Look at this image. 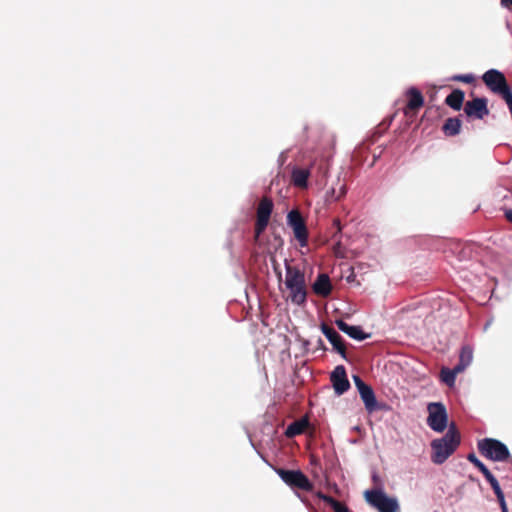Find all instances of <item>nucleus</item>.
Wrapping results in <instances>:
<instances>
[{
    "label": "nucleus",
    "instance_id": "obj_2",
    "mask_svg": "<svg viewBox=\"0 0 512 512\" xmlns=\"http://www.w3.org/2000/svg\"><path fill=\"white\" fill-rule=\"evenodd\" d=\"M285 270L284 284L289 291L288 299L295 305L303 306L308 294L304 271L288 263L285 264Z\"/></svg>",
    "mask_w": 512,
    "mask_h": 512
},
{
    "label": "nucleus",
    "instance_id": "obj_17",
    "mask_svg": "<svg viewBox=\"0 0 512 512\" xmlns=\"http://www.w3.org/2000/svg\"><path fill=\"white\" fill-rule=\"evenodd\" d=\"M310 426L308 417L304 416L298 420L293 421L288 425L285 430V436L287 438H293L303 434Z\"/></svg>",
    "mask_w": 512,
    "mask_h": 512
},
{
    "label": "nucleus",
    "instance_id": "obj_32",
    "mask_svg": "<svg viewBox=\"0 0 512 512\" xmlns=\"http://www.w3.org/2000/svg\"><path fill=\"white\" fill-rule=\"evenodd\" d=\"M501 5L506 8L512 7V0H501Z\"/></svg>",
    "mask_w": 512,
    "mask_h": 512
},
{
    "label": "nucleus",
    "instance_id": "obj_16",
    "mask_svg": "<svg viewBox=\"0 0 512 512\" xmlns=\"http://www.w3.org/2000/svg\"><path fill=\"white\" fill-rule=\"evenodd\" d=\"M313 292L321 297H327L330 295L332 290V285L330 278L327 274H319L317 279L312 285Z\"/></svg>",
    "mask_w": 512,
    "mask_h": 512
},
{
    "label": "nucleus",
    "instance_id": "obj_6",
    "mask_svg": "<svg viewBox=\"0 0 512 512\" xmlns=\"http://www.w3.org/2000/svg\"><path fill=\"white\" fill-rule=\"evenodd\" d=\"M276 473L281 480L293 489H299L305 492L313 490V484L301 470H288L284 468L276 469Z\"/></svg>",
    "mask_w": 512,
    "mask_h": 512
},
{
    "label": "nucleus",
    "instance_id": "obj_33",
    "mask_svg": "<svg viewBox=\"0 0 512 512\" xmlns=\"http://www.w3.org/2000/svg\"><path fill=\"white\" fill-rule=\"evenodd\" d=\"M505 217L510 223H512V209H508L505 211Z\"/></svg>",
    "mask_w": 512,
    "mask_h": 512
},
{
    "label": "nucleus",
    "instance_id": "obj_31",
    "mask_svg": "<svg viewBox=\"0 0 512 512\" xmlns=\"http://www.w3.org/2000/svg\"><path fill=\"white\" fill-rule=\"evenodd\" d=\"M317 348L326 351V346L321 338H318L317 340Z\"/></svg>",
    "mask_w": 512,
    "mask_h": 512
},
{
    "label": "nucleus",
    "instance_id": "obj_4",
    "mask_svg": "<svg viewBox=\"0 0 512 512\" xmlns=\"http://www.w3.org/2000/svg\"><path fill=\"white\" fill-rule=\"evenodd\" d=\"M365 500L379 512H398L400 509L396 498L389 497L381 489L366 490L364 492Z\"/></svg>",
    "mask_w": 512,
    "mask_h": 512
},
{
    "label": "nucleus",
    "instance_id": "obj_25",
    "mask_svg": "<svg viewBox=\"0 0 512 512\" xmlns=\"http://www.w3.org/2000/svg\"><path fill=\"white\" fill-rule=\"evenodd\" d=\"M451 79L453 81H459V82H463V83H466V84H472L475 81V77L472 74L454 75Z\"/></svg>",
    "mask_w": 512,
    "mask_h": 512
},
{
    "label": "nucleus",
    "instance_id": "obj_28",
    "mask_svg": "<svg viewBox=\"0 0 512 512\" xmlns=\"http://www.w3.org/2000/svg\"><path fill=\"white\" fill-rule=\"evenodd\" d=\"M353 380H354V383H355V386H356V388H357L358 392H359L360 390H362V388H365V387L368 385V384H366V383L361 379V377H360V376H358V375H354V376H353Z\"/></svg>",
    "mask_w": 512,
    "mask_h": 512
},
{
    "label": "nucleus",
    "instance_id": "obj_12",
    "mask_svg": "<svg viewBox=\"0 0 512 512\" xmlns=\"http://www.w3.org/2000/svg\"><path fill=\"white\" fill-rule=\"evenodd\" d=\"M331 382L337 395H342L350 388L344 366H337L331 374Z\"/></svg>",
    "mask_w": 512,
    "mask_h": 512
},
{
    "label": "nucleus",
    "instance_id": "obj_26",
    "mask_svg": "<svg viewBox=\"0 0 512 512\" xmlns=\"http://www.w3.org/2000/svg\"><path fill=\"white\" fill-rule=\"evenodd\" d=\"M329 506H331L334 512H351L345 504L335 500L334 498L329 504Z\"/></svg>",
    "mask_w": 512,
    "mask_h": 512
},
{
    "label": "nucleus",
    "instance_id": "obj_18",
    "mask_svg": "<svg viewBox=\"0 0 512 512\" xmlns=\"http://www.w3.org/2000/svg\"><path fill=\"white\" fill-rule=\"evenodd\" d=\"M465 93L460 89H454L445 99V104L455 111H459L463 106Z\"/></svg>",
    "mask_w": 512,
    "mask_h": 512
},
{
    "label": "nucleus",
    "instance_id": "obj_9",
    "mask_svg": "<svg viewBox=\"0 0 512 512\" xmlns=\"http://www.w3.org/2000/svg\"><path fill=\"white\" fill-rule=\"evenodd\" d=\"M273 201L268 197H263L256 211V222L254 227L255 239L257 240L260 235L266 230L269 220L273 211Z\"/></svg>",
    "mask_w": 512,
    "mask_h": 512
},
{
    "label": "nucleus",
    "instance_id": "obj_7",
    "mask_svg": "<svg viewBox=\"0 0 512 512\" xmlns=\"http://www.w3.org/2000/svg\"><path fill=\"white\" fill-rule=\"evenodd\" d=\"M287 225L292 229L295 239L301 247L308 245L309 232L306 221L298 209L287 214Z\"/></svg>",
    "mask_w": 512,
    "mask_h": 512
},
{
    "label": "nucleus",
    "instance_id": "obj_10",
    "mask_svg": "<svg viewBox=\"0 0 512 512\" xmlns=\"http://www.w3.org/2000/svg\"><path fill=\"white\" fill-rule=\"evenodd\" d=\"M487 99L484 97H477L467 101L464 105V113L470 119L482 120L489 115L487 106Z\"/></svg>",
    "mask_w": 512,
    "mask_h": 512
},
{
    "label": "nucleus",
    "instance_id": "obj_22",
    "mask_svg": "<svg viewBox=\"0 0 512 512\" xmlns=\"http://www.w3.org/2000/svg\"><path fill=\"white\" fill-rule=\"evenodd\" d=\"M484 477L489 482L492 490L494 491V493H495V495L497 497L499 505H501L502 503H506L504 493H503V491H502V489H501V487L499 485V482L494 477V475L491 472H489Z\"/></svg>",
    "mask_w": 512,
    "mask_h": 512
},
{
    "label": "nucleus",
    "instance_id": "obj_14",
    "mask_svg": "<svg viewBox=\"0 0 512 512\" xmlns=\"http://www.w3.org/2000/svg\"><path fill=\"white\" fill-rule=\"evenodd\" d=\"M359 395L368 413H373L383 409V406L378 403L375 393L370 385L362 388V390L359 391Z\"/></svg>",
    "mask_w": 512,
    "mask_h": 512
},
{
    "label": "nucleus",
    "instance_id": "obj_8",
    "mask_svg": "<svg viewBox=\"0 0 512 512\" xmlns=\"http://www.w3.org/2000/svg\"><path fill=\"white\" fill-rule=\"evenodd\" d=\"M428 426L435 432H443L447 427L448 415L445 406L440 402L428 404Z\"/></svg>",
    "mask_w": 512,
    "mask_h": 512
},
{
    "label": "nucleus",
    "instance_id": "obj_34",
    "mask_svg": "<svg viewBox=\"0 0 512 512\" xmlns=\"http://www.w3.org/2000/svg\"><path fill=\"white\" fill-rule=\"evenodd\" d=\"M500 508H501V511L502 512H508V507H507V504L506 503H502L500 505Z\"/></svg>",
    "mask_w": 512,
    "mask_h": 512
},
{
    "label": "nucleus",
    "instance_id": "obj_21",
    "mask_svg": "<svg viewBox=\"0 0 512 512\" xmlns=\"http://www.w3.org/2000/svg\"><path fill=\"white\" fill-rule=\"evenodd\" d=\"M461 125V120L458 117H451L446 119L442 131L446 136H455L460 133Z\"/></svg>",
    "mask_w": 512,
    "mask_h": 512
},
{
    "label": "nucleus",
    "instance_id": "obj_1",
    "mask_svg": "<svg viewBox=\"0 0 512 512\" xmlns=\"http://www.w3.org/2000/svg\"><path fill=\"white\" fill-rule=\"evenodd\" d=\"M460 442V433L456 425L451 423L442 438L434 439L431 442L432 462L438 465L444 463L456 451Z\"/></svg>",
    "mask_w": 512,
    "mask_h": 512
},
{
    "label": "nucleus",
    "instance_id": "obj_20",
    "mask_svg": "<svg viewBox=\"0 0 512 512\" xmlns=\"http://www.w3.org/2000/svg\"><path fill=\"white\" fill-rule=\"evenodd\" d=\"M473 360V349L469 345L462 346L459 354V362L456 365L457 371H464Z\"/></svg>",
    "mask_w": 512,
    "mask_h": 512
},
{
    "label": "nucleus",
    "instance_id": "obj_5",
    "mask_svg": "<svg viewBox=\"0 0 512 512\" xmlns=\"http://www.w3.org/2000/svg\"><path fill=\"white\" fill-rule=\"evenodd\" d=\"M482 80L494 94L501 96L503 100L512 95L511 88L502 72L490 69L483 74Z\"/></svg>",
    "mask_w": 512,
    "mask_h": 512
},
{
    "label": "nucleus",
    "instance_id": "obj_3",
    "mask_svg": "<svg viewBox=\"0 0 512 512\" xmlns=\"http://www.w3.org/2000/svg\"><path fill=\"white\" fill-rule=\"evenodd\" d=\"M477 448L479 453L488 460L494 462L512 461V456L508 447L495 438H484L479 440Z\"/></svg>",
    "mask_w": 512,
    "mask_h": 512
},
{
    "label": "nucleus",
    "instance_id": "obj_24",
    "mask_svg": "<svg viewBox=\"0 0 512 512\" xmlns=\"http://www.w3.org/2000/svg\"><path fill=\"white\" fill-rule=\"evenodd\" d=\"M467 460L472 463L478 470L486 476L489 472H491L477 457L474 453H469L467 455Z\"/></svg>",
    "mask_w": 512,
    "mask_h": 512
},
{
    "label": "nucleus",
    "instance_id": "obj_19",
    "mask_svg": "<svg viewBox=\"0 0 512 512\" xmlns=\"http://www.w3.org/2000/svg\"><path fill=\"white\" fill-rule=\"evenodd\" d=\"M309 176V169L295 168L291 175L292 183L298 188H307Z\"/></svg>",
    "mask_w": 512,
    "mask_h": 512
},
{
    "label": "nucleus",
    "instance_id": "obj_27",
    "mask_svg": "<svg viewBox=\"0 0 512 512\" xmlns=\"http://www.w3.org/2000/svg\"><path fill=\"white\" fill-rule=\"evenodd\" d=\"M346 192H347V189H346L345 184H341L338 191H336L335 188L331 189V196L335 200H339L341 197H343L346 194Z\"/></svg>",
    "mask_w": 512,
    "mask_h": 512
},
{
    "label": "nucleus",
    "instance_id": "obj_11",
    "mask_svg": "<svg viewBox=\"0 0 512 512\" xmlns=\"http://www.w3.org/2000/svg\"><path fill=\"white\" fill-rule=\"evenodd\" d=\"M321 331L331 343L333 349L339 353L342 358L347 359L346 345L341 335L327 324L321 325Z\"/></svg>",
    "mask_w": 512,
    "mask_h": 512
},
{
    "label": "nucleus",
    "instance_id": "obj_30",
    "mask_svg": "<svg viewBox=\"0 0 512 512\" xmlns=\"http://www.w3.org/2000/svg\"><path fill=\"white\" fill-rule=\"evenodd\" d=\"M333 227L336 229V232L333 234L332 238L336 239L337 235L341 233L342 227L339 219L333 220Z\"/></svg>",
    "mask_w": 512,
    "mask_h": 512
},
{
    "label": "nucleus",
    "instance_id": "obj_13",
    "mask_svg": "<svg viewBox=\"0 0 512 512\" xmlns=\"http://www.w3.org/2000/svg\"><path fill=\"white\" fill-rule=\"evenodd\" d=\"M406 95L408 97V102L404 113L406 116L412 117L424 105V97L415 87L408 89Z\"/></svg>",
    "mask_w": 512,
    "mask_h": 512
},
{
    "label": "nucleus",
    "instance_id": "obj_23",
    "mask_svg": "<svg viewBox=\"0 0 512 512\" xmlns=\"http://www.w3.org/2000/svg\"><path fill=\"white\" fill-rule=\"evenodd\" d=\"M459 373H462V371H457L456 366L453 369L443 367L440 371V378L446 385H448L449 387H452V386H454L456 376Z\"/></svg>",
    "mask_w": 512,
    "mask_h": 512
},
{
    "label": "nucleus",
    "instance_id": "obj_29",
    "mask_svg": "<svg viewBox=\"0 0 512 512\" xmlns=\"http://www.w3.org/2000/svg\"><path fill=\"white\" fill-rule=\"evenodd\" d=\"M316 497L319 498L320 500L324 501L326 504H330L331 501L333 500V497L331 496H328L326 494H324L323 492L321 491H318L316 492Z\"/></svg>",
    "mask_w": 512,
    "mask_h": 512
},
{
    "label": "nucleus",
    "instance_id": "obj_15",
    "mask_svg": "<svg viewBox=\"0 0 512 512\" xmlns=\"http://www.w3.org/2000/svg\"><path fill=\"white\" fill-rule=\"evenodd\" d=\"M335 324L340 331L346 333L349 337L355 340L362 341L370 337V334L365 333L360 326L349 325L341 319L336 320Z\"/></svg>",
    "mask_w": 512,
    "mask_h": 512
}]
</instances>
